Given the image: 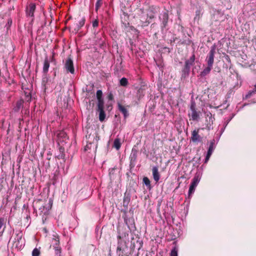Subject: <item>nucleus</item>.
<instances>
[{
	"instance_id": "2f4dec72",
	"label": "nucleus",
	"mask_w": 256,
	"mask_h": 256,
	"mask_svg": "<svg viewBox=\"0 0 256 256\" xmlns=\"http://www.w3.org/2000/svg\"><path fill=\"white\" fill-rule=\"evenodd\" d=\"M211 155H212L211 154L207 152V154H206V157L205 158V160H204L205 163H206L208 161Z\"/></svg>"
},
{
	"instance_id": "a19ab883",
	"label": "nucleus",
	"mask_w": 256,
	"mask_h": 256,
	"mask_svg": "<svg viewBox=\"0 0 256 256\" xmlns=\"http://www.w3.org/2000/svg\"><path fill=\"white\" fill-rule=\"evenodd\" d=\"M59 256V255H58V256Z\"/></svg>"
},
{
	"instance_id": "4468645a",
	"label": "nucleus",
	"mask_w": 256,
	"mask_h": 256,
	"mask_svg": "<svg viewBox=\"0 0 256 256\" xmlns=\"http://www.w3.org/2000/svg\"><path fill=\"white\" fill-rule=\"evenodd\" d=\"M118 108L120 111L124 114V117L126 118L128 116V113L126 108L120 104H118Z\"/></svg>"
},
{
	"instance_id": "bb28decb",
	"label": "nucleus",
	"mask_w": 256,
	"mask_h": 256,
	"mask_svg": "<svg viewBox=\"0 0 256 256\" xmlns=\"http://www.w3.org/2000/svg\"><path fill=\"white\" fill-rule=\"evenodd\" d=\"M170 256H178V249L176 247L172 250Z\"/></svg>"
},
{
	"instance_id": "9d476101",
	"label": "nucleus",
	"mask_w": 256,
	"mask_h": 256,
	"mask_svg": "<svg viewBox=\"0 0 256 256\" xmlns=\"http://www.w3.org/2000/svg\"><path fill=\"white\" fill-rule=\"evenodd\" d=\"M36 10V5L31 3L29 4V6L27 7L26 12V14L30 16H34V12Z\"/></svg>"
},
{
	"instance_id": "4be33fe9",
	"label": "nucleus",
	"mask_w": 256,
	"mask_h": 256,
	"mask_svg": "<svg viewBox=\"0 0 256 256\" xmlns=\"http://www.w3.org/2000/svg\"><path fill=\"white\" fill-rule=\"evenodd\" d=\"M114 148L117 150H118L120 148L121 146L120 140L118 139H116L114 141Z\"/></svg>"
},
{
	"instance_id": "393cba45",
	"label": "nucleus",
	"mask_w": 256,
	"mask_h": 256,
	"mask_svg": "<svg viewBox=\"0 0 256 256\" xmlns=\"http://www.w3.org/2000/svg\"><path fill=\"white\" fill-rule=\"evenodd\" d=\"M102 92L101 90H98L96 92V98L98 100H103L102 98Z\"/></svg>"
},
{
	"instance_id": "6e6552de",
	"label": "nucleus",
	"mask_w": 256,
	"mask_h": 256,
	"mask_svg": "<svg viewBox=\"0 0 256 256\" xmlns=\"http://www.w3.org/2000/svg\"><path fill=\"white\" fill-rule=\"evenodd\" d=\"M64 67L68 72H70L71 74H74V72L73 62L70 58H68L64 64Z\"/></svg>"
},
{
	"instance_id": "6ab92c4d",
	"label": "nucleus",
	"mask_w": 256,
	"mask_h": 256,
	"mask_svg": "<svg viewBox=\"0 0 256 256\" xmlns=\"http://www.w3.org/2000/svg\"><path fill=\"white\" fill-rule=\"evenodd\" d=\"M98 110H104V102L103 100H98Z\"/></svg>"
},
{
	"instance_id": "c9c22d12",
	"label": "nucleus",
	"mask_w": 256,
	"mask_h": 256,
	"mask_svg": "<svg viewBox=\"0 0 256 256\" xmlns=\"http://www.w3.org/2000/svg\"><path fill=\"white\" fill-rule=\"evenodd\" d=\"M153 17H154L153 16H150V18H152Z\"/></svg>"
},
{
	"instance_id": "e433bc0d",
	"label": "nucleus",
	"mask_w": 256,
	"mask_h": 256,
	"mask_svg": "<svg viewBox=\"0 0 256 256\" xmlns=\"http://www.w3.org/2000/svg\"><path fill=\"white\" fill-rule=\"evenodd\" d=\"M118 238H120V236H118Z\"/></svg>"
},
{
	"instance_id": "f3484780",
	"label": "nucleus",
	"mask_w": 256,
	"mask_h": 256,
	"mask_svg": "<svg viewBox=\"0 0 256 256\" xmlns=\"http://www.w3.org/2000/svg\"><path fill=\"white\" fill-rule=\"evenodd\" d=\"M98 111L99 112V120L100 122H103L106 118V114L104 110H98Z\"/></svg>"
},
{
	"instance_id": "1a4fd4ad",
	"label": "nucleus",
	"mask_w": 256,
	"mask_h": 256,
	"mask_svg": "<svg viewBox=\"0 0 256 256\" xmlns=\"http://www.w3.org/2000/svg\"><path fill=\"white\" fill-rule=\"evenodd\" d=\"M125 247H126V246L124 244H122L120 241L118 242L116 253L118 256H123L124 253L125 251Z\"/></svg>"
},
{
	"instance_id": "dca6fc26",
	"label": "nucleus",
	"mask_w": 256,
	"mask_h": 256,
	"mask_svg": "<svg viewBox=\"0 0 256 256\" xmlns=\"http://www.w3.org/2000/svg\"><path fill=\"white\" fill-rule=\"evenodd\" d=\"M130 200V196L128 194H124L123 200V206L124 207H128Z\"/></svg>"
},
{
	"instance_id": "39448f33",
	"label": "nucleus",
	"mask_w": 256,
	"mask_h": 256,
	"mask_svg": "<svg viewBox=\"0 0 256 256\" xmlns=\"http://www.w3.org/2000/svg\"><path fill=\"white\" fill-rule=\"evenodd\" d=\"M200 178L199 176L196 175L192 178V182L190 185L189 190H188V194L190 196L192 194H193L195 190V188L198 186V184L200 181Z\"/></svg>"
},
{
	"instance_id": "473e14b6",
	"label": "nucleus",
	"mask_w": 256,
	"mask_h": 256,
	"mask_svg": "<svg viewBox=\"0 0 256 256\" xmlns=\"http://www.w3.org/2000/svg\"><path fill=\"white\" fill-rule=\"evenodd\" d=\"M112 94H110V95L109 96V98H110V100H112Z\"/></svg>"
},
{
	"instance_id": "a211bd4d",
	"label": "nucleus",
	"mask_w": 256,
	"mask_h": 256,
	"mask_svg": "<svg viewBox=\"0 0 256 256\" xmlns=\"http://www.w3.org/2000/svg\"><path fill=\"white\" fill-rule=\"evenodd\" d=\"M212 66H208L205 68L202 72H201V76H206V74H208L210 73V70H212Z\"/></svg>"
},
{
	"instance_id": "cd10ccee",
	"label": "nucleus",
	"mask_w": 256,
	"mask_h": 256,
	"mask_svg": "<svg viewBox=\"0 0 256 256\" xmlns=\"http://www.w3.org/2000/svg\"><path fill=\"white\" fill-rule=\"evenodd\" d=\"M143 182L146 186H150V180L147 177H144L143 178Z\"/></svg>"
},
{
	"instance_id": "72a5a7b5",
	"label": "nucleus",
	"mask_w": 256,
	"mask_h": 256,
	"mask_svg": "<svg viewBox=\"0 0 256 256\" xmlns=\"http://www.w3.org/2000/svg\"><path fill=\"white\" fill-rule=\"evenodd\" d=\"M254 90L256 92V84H254Z\"/></svg>"
},
{
	"instance_id": "f704fd0d",
	"label": "nucleus",
	"mask_w": 256,
	"mask_h": 256,
	"mask_svg": "<svg viewBox=\"0 0 256 256\" xmlns=\"http://www.w3.org/2000/svg\"><path fill=\"white\" fill-rule=\"evenodd\" d=\"M44 82H45V79H44H44H43V80H42V82L44 83Z\"/></svg>"
},
{
	"instance_id": "0eeeda50",
	"label": "nucleus",
	"mask_w": 256,
	"mask_h": 256,
	"mask_svg": "<svg viewBox=\"0 0 256 256\" xmlns=\"http://www.w3.org/2000/svg\"><path fill=\"white\" fill-rule=\"evenodd\" d=\"M200 128L195 130L192 132L191 140L194 142H200L202 138L198 134Z\"/></svg>"
},
{
	"instance_id": "c85d7f7f",
	"label": "nucleus",
	"mask_w": 256,
	"mask_h": 256,
	"mask_svg": "<svg viewBox=\"0 0 256 256\" xmlns=\"http://www.w3.org/2000/svg\"><path fill=\"white\" fill-rule=\"evenodd\" d=\"M40 250L37 248H34L32 252V256H38L40 254Z\"/></svg>"
},
{
	"instance_id": "aec40b11",
	"label": "nucleus",
	"mask_w": 256,
	"mask_h": 256,
	"mask_svg": "<svg viewBox=\"0 0 256 256\" xmlns=\"http://www.w3.org/2000/svg\"><path fill=\"white\" fill-rule=\"evenodd\" d=\"M214 140H213L212 141L210 142V145L209 146V148H208V153L212 154L213 151L214 150Z\"/></svg>"
},
{
	"instance_id": "f257e3e1",
	"label": "nucleus",
	"mask_w": 256,
	"mask_h": 256,
	"mask_svg": "<svg viewBox=\"0 0 256 256\" xmlns=\"http://www.w3.org/2000/svg\"><path fill=\"white\" fill-rule=\"evenodd\" d=\"M200 114L199 112H197L196 110V102L192 100L190 103V112H189L188 115L190 118V120H192L194 121H197L200 118Z\"/></svg>"
},
{
	"instance_id": "f03ea898",
	"label": "nucleus",
	"mask_w": 256,
	"mask_h": 256,
	"mask_svg": "<svg viewBox=\"0 0 256 256\" xmlns=\"http://www.w3.org/2000/svg\"><path fill=\"white\" fill-rule=\"evenodd\" d=\"M25 244V240L22 237V234L21 232L17 234L14 238L13 246L18 250L22 249Z\"/></svg>"
},
{
	"instance_id": "5701e85b",
	"label": "nucleus",
	"mask_w": 256,
	"mask_h": 256,
	"mask_svg": "<svg viewBox=\"0 0 256 256\" xmlns=\"http://www.w3.org/2000/svg\"><path fill=\"white\" fill-rule=\"evenodd\" d=\"M120 84L122 86H126L128 84V80L125 78H122L120 80Z\"/></svg>"
},
{
	"instance_id": "58836bf2",
	"label": "nucleus",
	"mask_w": 256,
	"mask_h": 256,
	"mask_svg": "<svg viewBox=\"0 0 256 256\" xmlns=\"http://www.w3.org/2000/svg\"><path fill=\"white\" fill-rule=\"evenodd\" d=\"M42 208H39V210H42Z\"/></svg>"
},
{
	"instance_id": "2eb2a0df",
	"label": "nucleus",
	"mask_w": 256,
	"mask_h": 256,
	"mask_svg": "<svg viewBox=\"0 0 256 256\" xmlns=\"http://www.w3.org/2000/svg\"><path fill=\"white\" fill-rule=\"evenodd\" d=\"M49 67H50V62H49L48 58H46L44 60V63L43 72L45 74L47 73Z\"/></svg>"
},
{
	"instance_id": "9b49d317",
	"label": "nucleus",
	"mask_w": 256,
	"mask_h": 256,
	"mask_svg": "<svg viewBox=\"0 0 256 256\" xmlns=\"http://www.w3.org/2000/svg\"><path fill=\"white\" fill-rule=\"evenodd\" d=\"M195 60V56L193 54L190 58L187 60H186L185 62V68L189 71L190 68V66L194 64V62Z\"/></svg>"
},
{
	"instance_id": "ddd939ff",
	"label": "nucleus",
	"mask_w": 256,
	"mask_h": 256,
	"mask_svg": "<svg viewBox=\"0 0 256 256\" xmlns=\"http://www.w3.org/2000/svg\"><path fill=\"white\" fill-rule=\"evenodd\" d=\"M152 171L154 179L156 182H158L159 180L160 177L158 168L154 166L152 168Z\"/></svg>"
},
{
	"instance_id": "7c9ffc66",
	"label": "nucleus",
	"mask_w": 256,
	"mask_h": 256,
	"mask_svg": "<svg viewBox=\"0 0 256 256\" xmlns=\"http://www.w3.org/2000/svg\"><path fill=\"white\" fill-rule=\"evenodd\" d=\"M92 26L94 28L97 27L98 25V20H95L94 21L92 22Z\"/></svg>"
},
{
	"instance_id": "7ed1b4c3",
	"label": "nucleus",
	"mask_w": 256,
	"mask_h": 256,
	"mask_svg": "<svg viewBox=\"0 0 256 256\" xmlns=\"http://www.w3.org/2000/svg\"><path fill=\"white\" fill-rule=\"evenodd\" d=\"M215 53H216V46L214 45L211 47L210 50V51L208 53V54L207 56V58L206 59L208 66L212 67L214 62V56Z\"/></svg>"
},
{
	"instance_id": "b1692460",
	"label": "nucleus",
	"mask_w": 256,
	"mask_h": 256,
	"mask_svg": "<svg viewBox=\"0 0 256 256\" xmlns=\"http://www.w3.org/2000/svg\"><path fill=\"white\" fill-rule=\"evenodd\" d=\"M85 20L84 18H82L81 20H80L78 22V26L76 28H75L77 31H78L80 28H82L84 24Z\"/></svg>"
},
{
	"instance_id": "c756f323",
	"label": "nucleus",
	"mask_w": 256,
	"mask_h": 256,
	"mask_svg": "<svg viewBox=\"0 0 256 256\" xmlns=\"http://www.w3.org/2000/svg\"><path fill=\"white\" fill-rule=\"evenodd\" d=\"M254 92H256L254 91V90H253L248 92V93L246 96V98H250L252 96V94H254Z\"/></svg>"
},
{
	"instance_id": "412c9836",
	"label": "nucleus",
	"mask_w": 256,
	"mask_h": 256,
	"mask_svg": "<svg viewBox=\"0 0 256 256\" xmlns=\"http://www.w3.org/2000/svg\"><path fill=\"white\" fill-rule=\"evenodd\" d=\"M57 136H58V137L59 138H64V139L66 140V138H67V134H66V133L64 132V131H60V132L58 134Z\"/></svg>"
},
{
	"instance_id": "423d86ee",
	"label": "nucleus",
	"mask_w": 256,
	"mask_h": 256,
	"mask_svg": "<svg viewBox=\"0 0 256 256\" xmlns=\"http://www.w3.org/2000/svg\"><path fill=\"white\" fill-rule=\"evenodd\" d=\"M214 118L210 112L206 114V127L205 128L210 130L213 128V124Z\"/></svg>"
},
{
	"instance_id": "ea45409f",
	"label": "nucleus",
	"mask_w": 256,
	"mask_h": 256,
	"mask_svg": "<svg viewBox=\"0 0 256 256\" xmlns=\"http://www.w3.org/2000/svg\"><path fill=\"white\" fill-rule=\"evenodd\" d=\"M47 211L44 212V214H46Z\"/></svg>"
},
{
	"instance_id": "20e7f679",
	"label": "nucleus",
	"mask_w": 256,
	"mask_h": 256,
	"mask_svg": "<svg viewBox=\"0 0 256 256\" xmlns=\"http://www.w3.org/2000/svg\"><path fill=\"white\" fill-rule=\"evenodd\" d=\"M52 242L54 250L56 256H60L61 250L59 248V238L56 234L54 235Z\"/></svg>"
},
{
	"instance_id": "4c0bfd02",
	"label": "nucleus",
	"mask_w": 256,
	"mask_h": 256,
	"mask_svg": "<svg viewBox=\"0 0 256 256\" xmlns=\"http://www.w3.org/2000/svg\"><path fill=\"white\" fill-rule=\"evenodd\" d=\"M86 148H88V145H87V146H86Z\"/></svg>"
},
{
	"instance_id": "a878e982",
	"label": "nucleus",
	"mask_w": 256,
	"mask_h": 256,
	"mask_svg": "<svg viewBox=\"0 0 256 256\" xmlns=\"http://www.w3.org/2000/svg\"><path fill=\"white\" fill-rule=\"evenodd\" d=\"M102 3V0H96V10H98V9L101 6Z\"/></svg>"
},
{
	"instance_id": "f8f14e48",
	"label": "nucleus",
	"mask_w": 256,
	"mask_h": 256,
	"mask_svg": "<svg viewBox=\"0 0 256 256\" xmlns=\"http://www.w3.org/2000/svg\"><path fill=\"white\" fill-rule=\"evenodd\" d=\"M24 100H20L16 102V106L12 109V112H18L22 108Z\"/></svg>"
}]
</instances>
